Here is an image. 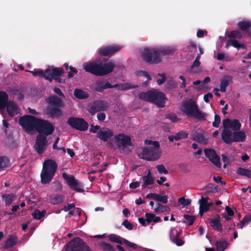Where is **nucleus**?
I'll list each match as a JSON object with an SVG mask.
<instances>
[{"label": "nucleus", "mask_w": 251, "mask_h": 251, "mask_svg": "<svg viewBox=\"0 0 251 251\" xmlns=\"http://www.w3.org/2000/svg\"><path fill=\"white\" fill-rule=\"evenodd\" d=\"M180 234L176 231V234H174L173 229L170 231V238L171 241L178 246H181L184 244V241L179 237Z\"/></svg>", "instance_id": "obj_25"}, {"label": "nucleus", "mask_w": 251, "mask_h": 251, "mask_svg": "<svg viewBox=\"0 0 251 251\" xmlns=\"http://www.w3.org/2000/svg\"><path fill=\"white\" fill-rule=\"evenodd\" d=\"M230 38L241 39L242 37L241 33L238 30L231 31L227 35Z\"/></svg>", "instance_id": "obj_46"}, {"label": "nucleus", "mask_w": 251, "mask_h": 251, "mask_svg": "<svg viewBox=\"0 0 251 251\" xmlns=\"http://www.w3.org/2000/svg\"><path fill=\"white\" fill-rule=\"evenodd\" d=\"M224 139L222 140L226 144L233 142H243L246 141V135L244 131L238 130L232 132V131H225Z\"/></svg>", "instance_id": "obj_8"}, {"label": "nucleus", "mask_w": 251, "mask_h": 251, "mask_svg": "<svg viewBox=\"0 0 251 251\" xmlns=\"http://www.w3.org/2000/svg\"><path fill=\"white\" fill-rule=\"evenodd\" d=\"M92 87L94 91L101 93L104 90L108 88H116L118 90H126L136 88L138 86L136 85H132L129 83L112 85L107 80L102 79L96 81L92 85Z\"/></svg>", "instance_id": "obj_6"}, {"label": "nucleus", "mask_w": 251, "mask_h": 251, "mask_svg": "<svg viewBox=\"0 0 251 251\" xmlns=\"http://www.w3.org/2000/svg\"><path fill=\"white\" fill-rule=\"evenodd\" d=\"M156 169L159 174H167L168 173V170L165 168V166L161 164L158 165L156 166Z\"/></svg>", "instance_id": "obj_56"}, {"label": "nucleus", "mask_w": 251, "mask_h": 251, "mask_svg": "<svg viewBox=\"0 0 251 251\" xmlns=\"http://www.w3.org/2000/svg\"><path fill=\"white\" fill-rule=\"evenodd\" d=\"M110 241L113 242L123 244V242L120 239V237L114 234H110L108 236Z\"/></svg>", "instance_id": "obj_48"}, {"label": "nucleus", "mask_w": 251, "mask_h": 251, "mask_svg": "<svg viewBox=\"0 0 251 251\" xmlns=\"http://www.w3.org/2000/svg\"><path fill=\"white\" fill-rule=\"evenodd\" d=\"M108 107L107 101L102 100H95L89 103L87 110L91 115H94L96 113L107 110Z\"/></svg>", "instance_id": "obj_10"}, {"label": "nucleus", "mask_w": 251, "mask_h": 251, "mask_svg": "<svg viewBox=\"0 0 251 251\" xmlns=\"http://www.w3.org/2000/svg\"><path fill=\"white\" fill-rule=\"evenodd\" d=\"M114 138L117 145L119 147H126L127 146L131 145V138L128 135H126L124 134H119L116 135Z\"/></svg>", "instance_id": "obj_18"}, {"label": "nucleus", "mask_w": 251, "mask_h": 251, "mask_svg": "<svg viewBox=\"0 0 251 251\" xmlns=\"http://www.w3.org/2000/svg\"><path fill=\"white\" fill-rule=\"evenodd\" d=\"M238 27L241 30L245 31H248L249 28L251 26V24L249 22L240 21L237 24Z\"/></svg>", "instance_id": "obj_38"}, {"label": "nucleus", "mask_w": 251, "mask_h": 251, "mask_svg": "<svg viewBox=\"0 0 251 251\" xmlns=\"http://www.w3.org/2000/svg\"><path fill=\"white\" fill-rule=\"evenodd\" d=\"M65 251H92L80 237H76L69 242Z\"/></svg>", "instance_id": "obj_9"}, {"label": "nucleus", "mask_w": 251, "mask_h": 251, "mask_svg": "<svg viewBox=\"0 0 251 251\" xmlns=\"http://www.w3.org/2000/svg\"><path fill=\"white\" fill-rule=\"evenodd\" d=\"M232 120L229 119H226L223 120V125L224 127V129L221 134L222 139H224V133L225 131H231L230 129V125Z\"/></svg>", "instance_id": "obj_39"}, {"label": "nucleus", "mask_w": 251, "mask_h": 251, "mask_svg": "<svg viewBox=\"0 0 251 251\" xmlns=\"http://www.w3.org/2000/svg\"><path fill=\"white\" fill-rule=\"evenodd\" d=\"M181 110L188 116L200 121H205L207 116V114L200 110L196 101L192 99L183 103Z\"/></svg>", "instance_id": "obj_4"}, {"label": "nucleus", "mask_w": 251, "mask_h": 251, "mask_svg": "<svg viewBox=\"0 0 251 251\" xmlns=\"http://www.w3.org/2000/svg\"><path fill=\"white\" fill-rule=\"evenodd\" d=\"M205 156L208 158L213 164L217 167L221 168L222 164L220 163V157L217 154L215 150L211 149H205L204 150Z\"/></svg>", "instance_id": "obj_17"}, {"label": "nucleus", "mask_w": 251, "mask_h": 251, "mask_svg": "<svg viewBox=\"0 0 251 251\" xmlns=\"http://www.w3.org/2000/svg\"><path fill=\"white\" fill-rule=\"evenodd\" d=\"M168 197L167 195L161 196L159 194H156L155 200L162 202L163 203L166 204L168 202Z\"/></svg>", "instance_id": "obj_49"}, {"label": "nucleus", "mask_w": 251, "mask_h": 251, "mask_svg": "<svg viewBox=\"0 0 251 251\" xmlns=\"http://www.w3.org/2000/svg\"><path fill=\"white\" fill-rule=\"evenodd\" d=\"M45 73L47 76L51 78L52 80L54 77L60 76L64 73V70L62 68H57L49 66L45 70Z\"/></svg>", "instance_id": "obj_19"}, {"label": "nucleus", "mask_w": 251, "mask_h": 251, "mask_svg": "<svg viewBox=\"0 0 251 251\" xmlns=\"http://www.w3.org/2000/svg\"><path fill=\"white\" fill-rule=\"evenodd\" d=\"M188 133L185 131H180L175 135V140L178 141L181 139H185L188 137Z\"/></svg>", "instance_id": "obj_47"}, {"label": "nucleus", "mask_w": 251, "mask_h": 251, "mask_svg": "<svg viewBox=\"0 0 251 251\" xmlns=\"http://www.w3.org/2000/svg\"><path fill=\"white\" fill-rule=\"evenodd\" d=\"M232 78L233 77L231 75H224L222 77L220 85V90L222 92H226V88L232 81Z\"/></svg>", "instance_id": "obj_26"}, {"label": "nucleus", "mask_w": 251, "mask_h": 251, "mask_svg": "<svg viewBox=\"0 0 251 251\" xmlns=\"http://www.w3.org/2000/svg\"><path fill=\"white\" fill-rule=\"evenodd\" d=\"M67 124L75 129L83 131L87 130L89 126L88 123L81 118L70 117L68 119Z\"/></svg>", "instance_id": "obj_11"}, {"label": "nucleus", "mask_w": 251, "mask_h": 251, "mask_svg": "<svg viewBox=\"0 0 251 251\" xmlns=\"http://www.w3.org/2000/svg\"><path fill=\"white\" fill-rule=\"evenodd\" d=\"M137 75L139 76H145L148 78V80L145 82L146 84L151 80V76L147 72L145 71H139L137 73Z\"/></svg>", "instance_id": "obj_53"}, {"label": "nucleus", "mask_w": 251, "mask_h": 251, "mask_svg": "<svg viewBox=\"0 0 251 251\" xmlns=\"http://www.w3.org/2000/svg\"><path fill=\"white\" fill-rule=\"evenodd\" d=\"M82 66L85 72L100 76L112 72L115 68V64L111 61L106 63L92 61L83 63Z\"/></svg>", "instance_id": "obj_2"}, {"label": "nucleus", "mask_w": 251, "mask_h": 251, "mask_svg": "<svg viewBox=\"0 0 251 251\" xmlns=\"http://www.w3.org/2000/svg\"><path fill=\"white\" fill-rule=\"evenodd\" d=\"M9 102L8 100V96L4 91L0 92V112L4 110L7 103Z\"/></svg>", "instance_id": "obj_30"}, {"label": "nucleus", "mask_w": 251, "mask_h": 251, "mask_svg": "<svg viewBox=\"0 0 251 251\" xmlns=\"http://www.w3.org/2000/svg\"><path fill=\"white\" fill-rule=\"evenodd\" d=\"M48 145L47 137L43 134H38L35 139L33 148L37 153L41 155L46 150Z\"/></svg>", "instance_id": "obj_12"}, {"label": "nucleus", "mask_w": 251, "mask_h": 251, "mask_svg": "<svg viewBox=\"0 0 251 251\" xmlns=\"http://www.w3.org/2000/svg\"><path fill=\"white\" fill-rule=\"evenodd\" d=\"M183 217L189 223L188 224L189 226L192 225L195 220H196V217L195 216L190 215L188 214L184 215Z\"/></svg>", "instance_id": "obj_51"}, {"label": "nucleus", "mask_w": 251, "mask_h": 251, "mask_svg": "<svg viewBox=\"0 0 251 251\" xmlns=\"http://www.w3.org/2000/svg\"><path fill=\"white\" fill-rule=\"evenodd\" d=\"M57 168L58 165L54 160L50 159L44 161L40 174L42 184H49L51 181Z\"/></svg>", "instance_id": "obj_3"}, {"label": "nucleus", "mask_w": 251, "mask_h": 251, "mask_svg": "<svg viewBox=\"0 0 251 251\" xmlns=\"http://www.w3.org/2000/svg\"><path fill=\"white\" fill-rule=\"evenodd\" d=\"M122 48V46L117 45L108 46L99 49L98 53L102 56H111L120 51Z\"/></svg>", "instance_id": "obj_16"}, {"label": "nucleus", "mask_w": 251, "mask_h": 251, "mask_svg": "<svg viewBox=\"0 0 251 251\" xmlns=\"http://www.w3.org/2000/svg\"><path fill=\"white\" fill-rule=\"evenodd\" d=\"M155 213H162L164 212H169L170 211V208L168 206L164 205L159 202L156 203V207L154 209Z\"/></svg>", "instance_id": "obj_35"}, {"label": "nucleus", "mask_w": 251, "mask_h": 251, "mask_svg": "<svg viewBox=\"0 0 251 251\" xmlns=\"http://www.w3.org/2000/svg\"><path fill=\"white\" fill-rule=\"evenodd\" d=\"M40 121V119L32 115H27L20 118L19 124L25 131H37Z\"/></svg>", "instance_id": "obj_7"}, {"label": "nucleus", "mask_w": 251, "mask_h": 251, "mask_svg": "<svg viewBox=\"0 0 251 251\" xmlns=\"http://www.w3.org/2000/svg\"><path fill=\"white\" fill-rule=\"evenodd\" d=\"M28 72L32 74L34 76H38L40 77H44L46 80H48L50 82L52 81L51 78H50L49 76H47L45 71L44 72L41 69H35L33 71H28Z\"/></svg>", "instance_id": "obj_32"}, {"label": "nucleus", "mask_w": 251, "mask_h": 251, "mask_svg": "<svg viewBox=\"0 0 251 251\" xmlns=\"http://www.w3.org/2000/svg\"><path fill=\"white\" fill-rule=\"evenodd\" d=\"M60 108L49 105L46 108V113L51 118H58L62 114Z\"/></svg>", "instance_id": "obj_21"}, {"label": "nucleus", "mask_w": 251, "mask_h": 251, "mask_svg": "<svg viewBox=\"0 0 251 251\" xmlns=\"http://www.w3.org/2000/svg\"><path fill=\"white\" fill-rule=\"evenodd\" d=\"M49 106L63 107L64 103L62 100L55 95H52L48 97L47 100Z\"/></svg>", "instance_id": "obj_22"}, {"label": "nucleus", "mask_w": 251, "mask_h": 251, "mask_svg": "<svg viewBox=\"0 0 251 251\" xmlns=\"http://www.w3.org/2000/svg\"><path fill=\"white\" fill-rule=\"evenodd\" d=\"M230 46H232L237 49H239V43L236 40L229 39L227 41L225 46L226 48L227 49Z\"/></svg>", "instance_id": "obj_45"}, {"label": "nucleus", "mask_w": 251, "mask_h": 251, "mask_svg": "<svg viewBox=\"0 0 251 251\" xmlns=\"http://www.w3.org/2000/svg\"><path fill=\"white\" fill-rule=\"evenodd\" d=\"M65 198V196L63 195L51 194L50 196V202L54 205L58 204L63 202Z\"/></svg>", "instance_id": "obj_27"}, {"label": "nucleus", "mask_w": 251, "mask_h": 251, "mask_svg": "<svg viewBox=\"0 0 251 251\" xmlns=\"http://www.w3.org/2000/svg\"><path fill=\"white\" fill-rule=\"evenodd\" d=\"M141 179L143 181L142 185V189H145L148 185H151L154 183V178L151 176V173L149 170L148 175L142 177Z\"/></svg>", "instance_id": "obj_29"}, {"label": "nucleus", "mask_w": 251, "mask_h": 251, "mask_svg": "<svg viewBox=\"0 0 251 251\" xmlns=\"http://www.w3.org/2000/svg\"><path fill=\"white\" fill-rule=\"evenodd\" d=\"M122 225L129 230H132L133 228V225L127 220H125L123 221Z\"/></svg>", "instance_id": "obj_60"}, {"label": "nucleus", "mask_w": 251, "mask_h": 251, "mask_svg": "<svg viewBox=\"0 0 251 251\" xmlns=\"http://www.w3.org/2000/svg\"><path fill=\"white\" fill-rule=\"evenodd\" d=\"M208 197L204 198L201 197V199L199 200L200 208L202 209L204 211H207L211 205L210 203H208Z\"/></svg>", "instance_id": "obj_34"}, {"label": "nucleus", "mask_w": 251, "mask_h": 251, "mask_svg": "<svg viewBox=\"0 0 251 251\" xmlns=\"http://www.w3.org/2000/svg\"><path fill=\"white\" fill-rule=\"evenodd\" d=\"M54 128L51 123L47 120L40 119L37 131L39 134H43L46 137L51 135L54 131Z\"/></svg>", "instance_id": "obj_13"}, {"label": "nucleus", "mask_w": 251, "mask_h": 251, "mask_svg": "<svg viewBox=\"0 0 251 251\" xmlns=\"http://www.w3.org/2000/svg\"><path fill=\"white\" fill-rule=\"evenodd\" d=\"M226 243L222 242L220 241H217L216 243L217 250L218 251H224L226 248L225 246Z\"/></svg>", "instance_id": "obj_54"}, {"label": "nucleus", "mask_w": 251, "mask_h": 251, "mask_svg": "<svg viewBox=\"0 0 251 251\" xmlns=\"http://www.w3.org/2000/svg\"><path fill=\"white\" fill-rule=\"evenodd\" d=\"M100 246L103 251H116L115 249L109 243L102 242Z\"/></svg>", "instance_id": "obj_44"}, {"label": "nucleus", "mask_w": 251, "mask_h": 251, "mask_svg": "<svg viewBox=\"0 0 251 251\" xmlns=\"http://www.w3.org/2000/svg\"><path fill=\"white\" fill-rule=\"evenodd\" d=\"M6 108L8 115L10 117H13L15 115V112L17 109L16 104L13 101L9 100V102L6 105Z\"/></svg>", "instance_id": "obj_33"}, {"label": "nucleus", "mask_w": 251, "mask_h": 251, "mask_svg": "<svg viewBox=\"0 0 251 251\" xmlns=\"http://www.w3.org/2000/svg\"><path fill=\"white\" fill-rule=\"evenodd\" d=\"M62 176L71 189L78 192H82L83 191V190L82 188V186L79 183L78 180L76 179L74 176L69 175L66 173H63L62 174Z\"/></svg>", "instance_id": "obj_14"}, {"label": "nucleus", "mask_w": 251, "mask_h": 251, "mask_svg": "<svg viewBox=\"0 0 251 251\" xmlns=\"http://www.w3.org/2000/svg\"><path fill=\"white\" fill-rule=\"evenodd\" d=\"M221 122L220 117L218 115H215L214 116V121L212 123V126L214 127H218Z\"/></svg>", "instance_id": "obj_59"}, {"label": "nucleus", "mask_w": 251, "mask_h": 251, "mask_svg": "<svg viewBox=\"0 0 251 251\" xmlns=\"http://www.w3.org/2000/svg\"><path fill=\"white\" fill-rule=\"evenodd\" d=\"M178 201L183 206H185L190 204L191 201L189 199H185L184 197H181L178 199Z\"/></svg>", "instance_id": "obj_52"}, {"label": "nucleus", "mask_w": 251, "mask_h": 251, "mask_svg": "<svg viewBox=\"0 0 251 251\" xmlns=\"http://www.w3.org/2000/svg\"><path fill=\"white\" fill-rule=\"evenodd\" d=\"M139 156L141 158L149 161H155L157 160L159 157L158 153L155 152L154 149L152 148H143Z\"/></svg>", "instance_id": "obj_15"}, {"label": "nucleus", "mask_w": 251, "mask_h": 251, "mask_svg": "<svg viewBox=\"0 0 251 251\" xmlns=\"http://www.w3.org/2000/svg\"><path fill=\"white\" fill-rule=\"evenodd\" d=\"M241 126V123L238 120L234 119L232 120L230 125V129H232L233 132L238 131L240 129Z\"/></svg>", "instance_id": "obj_40"}, {"label": "nucleus", "mask_w": 251, "mask_h": 251, "mask_svg": "<svg viewBox=\"0 0 251 251\" xmlns=\"http://www.w3.org/2000/svg\"><path fill=\"white\" fill-rule=\"evenodd\" d=\"M97 119L99 121L103 122L105 119L106 115L105 113L100 112L97 115Z\"/></svg>", "instance_id": "obj_64"}, {"label": "nucleus", "mask_w": 251, "mask_h": 251, "mask_svg": "<svg viewBox=\"0 0 251 251\" xmlns=\"http://www.w3.org/2000/svg\"><path fill=\"white\" fill-rule=\"evenodd\" d=\"M113 131L107 127L102 128L97 134V137L100 140L107 142L113 136Z\"/></svg>", "instance_id": "obj_20"}, {"label": "nucleus", "mask_w": 251, "mask_h": 251, "mask_svg": "<svg viewBox=\"0 0 251 251\" xmlns=\"http://www.w3.org/2000/svg\"><path fill=\"white\" fill-rule=\"evenodd\" d=\"M251 222V215H247L244 217L240 223L236 225L238 228H242L243 227L248 224V223Z\"/></svg>", "instance_id": "obj_37"}, {"label": "nucleus", "mask_w": 251, "mask_h": 251, "mask_svg": "<svg viewBox=\"0 0 251 251\" xmlns=\"http://www.w3.org/2000/svg\"><path fill=\"white\" fill-rule=\"evenodd\" d=\"M74 95L75 97L79 100H84L89 97V94L88 92L80 89H75L74 91Z\"/></svg>", "instance_id": "obj_31"}, {"label": "nucleus", "mask_w": 251, "mask_h": 251, "mask_svg": "<svg viewBox=\"0 0 251 251\" xmlns=\"http://www.w3.org/2000/svg\"><path fill=\"white\" fill-rule=\"evenodd\" d=\"M191 139L201 144L206 145L208 142V138L206 137L204 133L196 132L192 135Z\"/></svg>", "instance_id": "obj_24"}, {"label": "nucleus", "mask_w": 251, "mask_h": 251, "mask_svg": "<svg viewBox=\"0 0 251 251\" xmlns=\"http://www.w3.org/2000/svg\"><path fill=\"white\" fill-rule=\"evenodd\" d=\"M53 187L55 191H61L62 189V185L59 181H54L53 182Z\"/></svg>", "instance_id": "obj_58"}, {"label": "nucleus", "mask_w": 251, "mask_h": 251, "mask_svg": "<svg viewBox=\"0 0 251 251\" xmlns=\"http://www.w3.org/2000/svg\"><path fill=\"white\" fill-rule=\"evenodd\" d=\"M158 75L161 77V79H158L157 80V83L158 85L162 84L166 80V77L165 74H158Z\"/></svg>", "instance_id": "obj_62"}, {"label": "nucleus", "mask_w": 251, "mask_h": 251, "mask_svg": "<svg viewBox=\"0 0 251 251\" xmlns=\"http://www.w3.org/2000/svg\"><path fill=\"white\" fill-rule=\"evenodd\" d=\"M203 190L204 191L206 194H210L217 192L218 190V187L215 186L213 184L210 183L207 186L204 187L203 188Z\"/></svg>", "instance_id": "obj_43"}, {"label": "nucleus", "mask_w": 251, "mask_h": 251, "mask_svg": "<svg viewBox=\"0 0 251 251\" xmlns=\"http://www.w3.org/2000/svg\"><path fill=\"white\" fill-rule=\"evenodd\" d=\"M146 217V222L148 225L150 223L153 222L154 218L155 217V214L151 213H147L145 214Z\"/></svg>", "instance_id": "obj_55"}, {"label": "nucleus", "mask_w": 251, "mask_h": 251, "mask_svg": "<svg viewBox=\"0 0 251 251\" xmlns=\"http://www.w3.org/2000/svg\"><path fill=\"white\" fill-rule=\"evenodd\" d=\"M75 207V205L74 203H69L67 205L64 206L63 208V210L67 212L69 211L70 209L74 208Z\"/></svg>", "instance_id": "obj_63"}, {"label": "nucleus", "mask_w": 251, "mask_h": 251, "mask_svg": "<svg viewBox=\"0 0 251 251\" xmlns=\"http://www.w3.org/2000/svg\"><path fill=\"white\" fill-rule=\"evenodd\" d=\"M99 129L100 130V129H101L100 126H94L93 125H91L89 131L90 132L95 133H97L98 132V130Z\"/></svg>", "instance_id": "obj_61"}, {"label": "nucleus", "mask_w": 251, "mask_h": 251, "mask_svg": "<svg viewBox=\"0 0 251 251\" xmlns=\"http://www.w3.org/2000/svg\"><path fill=\"white\" fill-rule=\"evenodd\" d=\"M46 213V211L45 210H43L42 211H40L38 209H36L32 213V216L35 219L40 220L44 217Z\"/></svg>", "instance_id": "obj_41"}, {"label": "nucleus", "mask_w": 251, "mask_h": 251, "mask_svg": "<svg viewBox=\"0 0 251 251\" xmlns=\"http://www.w3.org/2000/svg\"><path fill=\"white\" fill-rule=\"evenodd\" d=\"M139 98L145 101L151 102L159 107H164L167 98L165 95L156 90L142 92L139 94Z\"/></svg>", "instance_id": "obj_5"}, {"label": "nucleus", "mask_w": 251, "mask_h": 251, "mask_svg": "<svg viewBox=\"0 0 251 251\" xmlns=\"http://www.w3.org/2000/svg\"><path fill=\"white\" fill-rule=\"evenodd\" d=\"M208 220L209 221L210 226L214 230L219 232L223 231V226L221 223V218L219 214L217 215L216 219H208Z\"/></svg>", "instance_id": "obj_23"}, {"label": "nucleus", "mask_w": 251, "mask_h": 251, "mask_svg": "<svg viewBox=\"0 0 251 251\" xmlns=\"http://www.w3.org/2000/svg\"><path fill=\"white\" fill-rule=\"evenodd\" d=\"M174 48L170 47L160 48H145L142 52L143 60L150 64H157L161 62V56L173 54Z\"/></svg>", "instance_id": "obj_1"}, {"label": "nucleus", "mask_w": 251, "mask_h": 251, "mask_svg": "<svg viewBox=\"0 0 251 251\" xmlns=\"http://www.w3.org/2000/svg\"><path fill=\"white\" fill-rule=\"evenodd\" d=\"M18 242V238L15 235H10L5 242L4 248L9 249L15 246Z\"/></svg>", "instance_id": "obj_28"}, {"label": "nucleus", "mask_w": 251, "mask_h": 251, "mask_svg": "<svg viewBox=\"0 0 251 251\" xmlns=\"http://www.w3.org/2000/svg\"><path fill=\"white\" fill-rule=\"evenodd\" d=\"M236 173L239 175L245 176L248 178H251V170L239 167L237 170Z\"/></svg>", "instance_id": "obj_36"}, {"label": "nucleus", "mask_w": 251, "mask_h": 251, "mask_svg": "<svg viewBox=\"0 0 251 251\" xmlns=\"http://www.w3.org/2000/svg\"><path fill=\"white\" fill-rule=\"evenodd\" d=\"M10 165L9 159L5 156L0 157V169H4Z\"/></svg>", "instance_id": "obj_42"}, {"label": "nucleus", "mask_w": 251, "mask_h": 251, "mask_svg": "<svg viewBox=\"0 0 251 251\" xmlns=\"http://www.w3.org/2000/svg\"><path fill=\"white\" fill-rule=\"evenodd\" d=\"M4 198V202L6 205H9L13 201V197L9 194H5L3 196Z\"/></svg>", "instance_id": "obj_50"}, {"label": "nucleus", "mask_w": 251, "mask_h": 251, "mask_svg": "<svg viewBox=\"0 0 251 251\" xmlns=\"http://www.w3.org/2000/svg\"><path fill=\"white\" fill-rule=\"evenodd\" d=\"M166 119H169L172 122H177L179 119L173 113H169L166 115L165 116Z\"/></svg>", "instance_id": "obj_57"}]
</instances>
